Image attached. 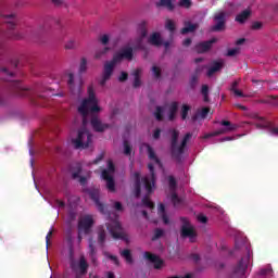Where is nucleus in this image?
I'll return each mask as SVG.
<instances>
[{
    "instance_id": "obj_1",
    "label": "nucleus",
    "mask_w": 278,
    "mask_h": 278,
    "mask_svg": "<svg viewBox=\"0 0 278 278\" xmlns=\"http://www.w3.org/2000/svg\"><path fill=\"white\" fill-rule=\"evenodd\" d=\"M88 98L83 100L81 104L78 106V112L83 116V127L78 130L76 139H72L74 149H88L92 142V134L87 130L86 125L88 121L86 119L88 114H97L101 112L99 106V100H97V94L94 93V87L89 86L87 89Z\"/></svg>"
},
{
    "instance_id": "obj_2",
    "label": "nucleus",
    "mask_w": 278,
    "mask_h": 278,
    "mask_svg": "<svg viewBox=\"0 0 278 278\" xmlns=\"http://www.w3.org/2000/svg\"><path fill=\"white\" fill-rule=\"evenodd\" d=\"M172 140H170V153L173 160H175L178 164H181V155L186 153V147H188V142L192 138L191 132H187L181 140L180 146H177L179 140V131L177 129H172Z\"/></svg>"
},
{
    "instance_id": "obj_3",
    "label": "nucleus",
    "mask_w": 278,
    "mask_h": 278,
    "mask_svg": "<svg viewBox=\"0 0 278 278\" xmlns=\"http://www.w3.org/2000/svg\"><path fill=\"white\" fill-rule=\"evenodd\" d=\"M148 169L150 172V176H146L142 178L143 186L147 190V194L142 198V203L146 207L154 210L155 204L151 202V199H149V194H151L153 192V188H155V167L153 166L152 163H149Z\"/></svg>"
},
{
    "instance_id": "obj_4",
    "label": "nucleus",
    "mask_w": 278,
    "mask_h": 278,
    "mask_svg": "<svg viewBox=\"0 0 278 278\" xmlns=\"http://www.w3.org/2000/svg\"><path fill=\"white\" fill-rule=\"evenodd\" d=\"M106 229L114 240H125L126 242H129V238L124 233L119 222L113 220L106 224Z\"/></svg>"
},
{
    "instance_id": "obj_5",
    "label": "nucleus",
    "mask_w": 278,
    "mask_h": 278,
    "mask_svg": "<svg viewBox=\"0 0 278 278\" xmlns=\"http://www.w3.org/2000/svg\"><path fill=\"white\" fill-rule=\"evenodd\" d=\"M83 192H85V194H88L90 197L91 201H93V203L96 204V207H98L101 214H105V204L101 203V201L99 200L101 194V191H99V189L94 187L84 188Z\"/></svg>"
},
{
    "instance_id": "obj_6",
    "label": "nucleus",
    "mask_w": 278,
    "mask_h": 278,
    "mask_svg": "<svg viewBox=\"0 0 278 278\" xmlns=\"http://www.w3.org/2000/svg\"><path fill=\"white\" fill-rule=\"evenodd\" d=\"M182 226L180 228V236L182 238H189L191 242H194V238H197V231H194V227L190 226V222L186 217H180Z\"/></svg>"
},
{
    "instance_id": "obj_7",
    "label": "nucleus",
    "mask_w": 278,
    "mask_h": 278,
    "mask_svg": "<svg viewBox=\"0 0 278 278\" xmlns=\"http://www.w3.org/2000/svg\"><path fill=\"white\" fill-rule=\"evenodd\" d=\"M5 18H7V27L10 31L7 35V37L13 38V40H21L23 36L14 33V29L16 28V14L12 13V14L5 15Z\"/></svg>"
},
{
    "instance_id": "obj_8",
    "label": "nucleus",
    "mask_w": 278,
    "mask_h": 278,
    "mask_svg": "<svg viewBox=\"0 0 278 278\" xmlns=\"http://www.w3.org/2000/svg\"><path fill=\"white\" fill-rule=\"evenodd\" d=\"M249 260H251V253L248 252V255L245 257H242L237 264V266L233 268L232 277H243L244 273L247 271V268H249Z\"/></svg>"
},
{
    "instance_id": "obj_9",
    "label": "nucleus",
    "mask_w": 278,
    "mask_h": 278,
    "mask_svg": "<svg viewBox=\"0 0 278 278\" xmlns=\"http://www.w3.org/2000/svg\"><path fill=\"white\" fill-rule=\"evenodd\" d=\"M116 64H118L114 59L111 61H108L104 64L102 79L100 80V86H104L108 84L109 79H111L112 75H114V68L116 67Z\"/></svg>"
},
{
    "instance_id": "obj_10",
    "label": "nucleus",
    "mask_w": 278,
    "mask_h": 278,
    "mask_svg": "<svg viewBox=\"0 0 278 278\" xmlns=\"http://www.w3.org/2000/svg\"><path fill=\"white\" fill-rule=\"evenodd\" d=\"M113 60L117 64H121V61L123 60H128L129 62H131V60H134V48L131 47L122 48L117 53L113 55Z\"/></svg>"
},
{
    "instance_id": "obj_11",
    "label": "nucleus",
    "mask_w": 278,
    "mask_h": 278,
    "mask_svg": "<svg viewBox=\"0 0 278 278\" xmlns=\"http://www.w3.org/2000/svg\"><path fill=\"white\" fill-rule=\"evenodd\" d=\"M84 81L81 80V76H79L78 78H75V75H73V73H70L67 75V86L71 92H73V94L81 90Z\"/></svg>"
},
{
    "instance_id": "obj_12",
    "label": "nucleus",
    "mask_w": 278,
    "mask_h": 278,
    "mask_svg": "<svg viewBox=\"0 0 278 278\" xmlns=\"http://www.w3.org/2000/svg\"><path fill=\"white\" fill-rule=\"evenodd\" d=\"M92 225H94V219H92V216L86 215L78 222V231L81 233V231L85 232V235L90 233V229H92Z\"/></svg>"
},
{
    "instance_id": "obj_13",
    "label": "nucleus",
    "mask_w": 278,
    "mask_h": 278,
    "mask_svg": "<svg viewBox=\"0 0 278 278\" xmlns=\"http://www.w3.org/2000/svg\"><path fill=\"white\" fill-rule=\"evenodd\" d=\"M220 125H223V127H226V128H222L219 130L214 131L211 135H206L205 138H212V136H223V134H227L229 131H236V129H238V125L231 124V122L229 121H222Z\"/></svg>"
},
{
    "instance_id": "obj_14",
    "label": "nucleus",
    "mask_w": 278,
    "mask_h": 278,
    "mask_svg": "<svg viewBox=\"0 0 278 278\" xmlns=\"http://www.w3.org/2000/svg\"><path fill=\"white\" fill-rule=\"evenodd\" d=\"M144 260L150 262V264H154L155 270H160L162 266H164V261L160 258V256L151 253V252H144L143 253Z\"/></svg>"
},
{
    "instance_id": "obj_15",
    "label": "nucleus",
    "mask_w": 278,
    "mask_h": 278,
    "mask_svg": "<svg viewBox=\"0 0 278 278\" xmlns=\"http://www.w3.org/2000/svg\"><path fill=\"white\" fill-rule=\"evenodd\" d=\"M101 177L106 181V188L110 192H116V182L114 181V176L110 174V170H102Z\"/></svg>"
},
{
    "instance_id": "obj_16",
    "label": "nucleus",
    "mask_w": 278,
    "mask_h": 278,
    "mask_svg": "<svg viewBox=\"0 0 278 278\" xmlns=\"http://www.w3.org/2000/svg\"><path fill=\"white\" fill-rule=\"evenodd\" d=\"M10 87L17 97H27L29 94V89L24 88L18 80L11 81Z\"/></svg>"
},
{
    "instance_id": "obj_17",
    "label": "nucleus",
    "mask_w": 278,
    "mask_h": 278,
    "mask_svg": "<svg viewBox=\"0 0 278 278\" xmlns=\"http://www.w3.org/2000/svg\"><path fill=\"white\" fill-rule=\"evenodd\" d=\"M51 28V25L48 23L40 25L37 29H29V37L33 38V40H38L42 34H47L49 29Z\"/></svg>"
},
{
    "instance_id": "obj_18",
    "label": "nucleus",
    "mask_w": 278,
    "mask_h": 278,
    "mask_svg": "<svg viewBox=\"0 0 278 278\" xmlns=\"http://www.w3.org/2000/svg\"><path fill=\"white\" fill-rule=\"evenodd\" d=\"M90 123H91L92 129L96 130L98 134H101L106 129H110V124H105L101 122L97 116H92Z\"/></svg>"
},
{
    "instance_id": "obj_19",
    "label": "nucleus",
    "mask_w": 278,
    "mask_h": 278,
    "mask_svg": "<svg viewBox=\"0 0 278 278\" xmlns=\"http://www.w3.org/2000/svg\"><path fill=\"white\" fill-rule=\"evenodd\" d=\"M218 39L212 38L211 40L207 41H202L198 45H195V51L197 53H207L210 49H212V45L216 43Z\"/></svg>"
},
{
    "instance_id": "obj_20",
    "label": "nucleus",
    "mask_w": 278,
    "mask_h": 278,
    "mask_svg": "<svg viewBox=\"0 0 278 278\" xmlns=\"http://www.w3.org/2000/svg\"><path fill=\"white\" fill-rule=\"evenodd\" d=\"M216 25L212 27V31H223L225 29V12L215 15Z\"/></svg>"
},
{
    "instance_id": "obj_21",
    "label": "nucleus",
    "mask_w": 278,
    "mask_h": 278,
    "mask_svg": "<svg viewBox=\"0 0 278 278\" xmlns=\"http://www.w3.org/2000/svg\"><path fill=\"white\" fill-rule=\"evenodd\" d=\"M132 177L135 179V197L138 199L140 198V194L142 193V184L140 180V172H135L132 174Z\"/></svg>"
},
{
    "instance_id": "obj_22",
    "label": "nucleus",
    "mask_w": 278,
    "mask_h": 278,
    "mask_svg": "<svg viewBox=\"0 0 278 278\" xmlns=\"http://www.w3.org/2000/svg\"><path fill=\"white\" fill-rule=\"evenodd\" d=\"M144 147L148 151L149 160H152L153 162H155V164H157V166H160V168H162V161L157 157V154H155V150H153V148L149 143H144Z\"/></svg>"
},
{
    "instance_id": "obj_23",
    "label": "nucleus",
    "mask_w": 278,
    "mask_h": 278,
    "mask_svg": "<svg viewBox=\"0 0 278 278\" xmlns=\"http://www.w3.org/2000/svg\"><path fill=\"white\" fill-rule=\"evenodd\" d=\"M48 97H49V94L37 93L36 96H33L30 98V101H31V103H34V105H39L40 108H45Z\"/></svg>"
},
{
    "instance_id": "obj_24",
    "label": "nucleus",
    "mask_w": 278,
    "mask_h": 278,
    "mask_svg": "<svg viewBox=\"0 0 278 278\" xmlns=\"http://www.w3.org/2000/svg\"><path fill=\"white\" fill-rule=\"evenodd\" d=\"M131 75L135 78L132 83V88H140V86H142V80L140 79V77L142 76V68H137L132 71Z\"/></svg>"
},
{
    "instance_id": "obj_25",
    "label": "nucleus",
    "mask_w": 278,
    "mask_h": 278,
    "mask_svg": "<svg viewBox=\"0 0 278 278\" xmlns=\"http://www.w3.org/2000/svg\"><path fill=\"white\" fill-rule=\"evenodd\" d=\"M96 241L89 239V257L92 264H97V247L94 245Z\"/></svg>"
},
{
    "instance_id": "obj_26",
    "label": "nucleus",
    "mask_w": 278,
    "mask_h": 278,
    "mask_svg": "<svg viewBox=\"0 0 278 278\" xmlns=\"http://www.w3.org/2000/svg\"><path fill=\"white\" fill-rule=\"evenodd\" d=\"M150 45H153L154 47H162V36L160 33H153L149 38Z\"/></svg>"
},
{
    "instance_id": "obj_27",
    "label": "nucleus",
    "mask_w": 278,
    "mask_h": 278,
    "mask_svg": "<svg viewBox=\"0 0 278 278\" xmlns=\"http://www.w3.org/2000/svg\"><path fill=\"white\" fill-rule=\"evenodd\" d=\"M105 238H106L105 229H103V227H99L98 228V244L101 247V249H103V247H105Z\"/></svg>"
},
{
    "instance_id": "obj_28",
    "label": "nucleus",
    "mask_w": 278,
    "mask_h": 278,
    "mask_svg": "<svg viewBox=\"0 0 278 278\" xmlns=\"http://www.w3.org/2000/svg\"><path fill=\"white\" fill-rule=\"evenodd\" d=\"M119 255L124 257L127 264H134V256L131 255V250L124 249L119 252Z\"/></svg>"
},
{
    "instance_id": "obj_29",
    "label": "nucleus",
    "mask_w": 278,
    "mask_h": 278,
    "mask_svg": "<svg viewBox=\"0 0 278 278\" xmlns=\"http://www.w3.org/2000/svg\"><path fill=\"white\" fill-rule=\"evenodd\" d=\"M207 114H210V108L205 106L192 116L193 123L199 121V118H207Z\"/></svg>"
},
{
    "instance_id": "obj_30",
    "label": "nucleus",
    "mask_w": 278,
    "mask_h": 278,
    "mask_svg": "<svg viewBox=\"0 0 278 278\" xmlns=\"http://www.w3.org/2000/svg\"><path fill=\"white\" fill-rule=\"evenodd\" d=\"M156 8H167L169 12H173L175 4H173V0H160V2H156Z\"/></svg>"
},
{
    "instance_id": "obj_31",
    "label": "nucleus",
    "mask_w": 278,
    "mask_h": 278,
    "mask_svg": "<svg viewBox=\"0 0 278 278\" xmlns=\"http://www.w3.org/2000/svg\"><path fill=\"white\" fill-rule=\"evenodd\" d=\"M249 16H251V11L244 10L236 16V21L237 23H244L249 20Z\"/></svg>"
},
{
    "instance_id": "obj_32",
    "label": "nucleus",
    "mask_w": 278,
    "mask_h": 278,
    "mask_svg": "<svg viewBox=\"0 0 278 278\" xmlns=\"http://www.w3.org/2000/svg\"><path fill=\"white\" fill-rule=\"evenodd\" d=\"M72 177L74 179H78L79 175H81V170H83V166L81 163H76L74 164V166L72 167Z\"/></svg>"
},
{
    "instance_id": "obj_33",
    "label": "nucleus",
    "mask_w": 278,
    "mask_h": 278,
    "mask_svg": "<svg viewBox=\"0 0 278 278\" xmlns=\"http://www.w3.org/2000/svg\"><path fill=\"white\" fill-rule=\"evenodd\" d=\"M223 68V64L220 62H214L213 66L207 71V77H212L214 73H218Z\"/></svg>"
},
{
    "instance_id": "obj_34",
    "label": "nucleus",
    "mask_w": 278,
    "mask_h": 278,
    "mask_svg": "<svg viewBox=\"0 0 278 278\" xmlns=\"http://www.w3.org/2000/svg\"><path fill=\"white\" fill-rule=\"evenodd\" d=\"M201 94L203 96L204 103H210V86L202 85Z\"/></svg>"
},
{
    "instance_id": "obj_35",
    "label": "nucleus",
    "mask_w": 278,
    "mask_h": 278,
    "mask_svg": "<svg viewBox=\"0 0 278 278\" xmlns=\"http://www.w3.org/2000/svg\"><path fill=\"white\" fill-rule=\"evenodd\" d=\"M199 72H200V70L197 68L195 74H193L191 76V79L189 81V86H190V88H192V90H194V88H197V84H199Z\"/></svg>"
},
{
    "instance_id": "obj_36",
    "label": "nucleus",
    "mask_w": 278,
    "mask_h": 278,
    "mask_svg": "<svg viewBox=\"0 0 278 278\" xmlns=\"http://www.w3.org/2000/svg\"><path fill=\"white\" fill-rule=\"evenodd\" d=\"M110 51H111L110 47H104L102 49H99L96 51L94 59L101 60V58H103V55H106Z\"/></svg>"
},
{
    "instance_id": "obj_37",
    "label": "nucleus",
    "mask_w": 278,
    "mask_h": 278,
    "mask_svg": "<svg viewBox=\"0 0 278 278\" xmlns=\"http://www.w3.org/2000/svg\"><path fill=\"white\" fill-rule=\"evenodd\" d=\"M260 103H267L268 105H277V96H267L261 100Z\"/></svg>"
},
{
    "instance_id": "obj_38",
    "label": "nucleus",
    "mask_w": 278,
    "mask_h": 278,
    "mask_svg": "<svg viewBox=\"0 0 278 278\" xmlns=\"http://www.w3.org/2000/svg\"><path fill=\"white\" fill-rule=\"evenodd\" d=\"M192 110V108L188 104H182L181 110H180V116L182 121H186L188 118V113Z\"/></svg>"
},
{
    "instance_id": "obj_39",
    "label": "nucleus",
    "mask_w": 278,
    "mask_h": 278,
    "mask_svg": "<svg viewBox=\"0 0 278 278\" xmlns=\"http://www.w3.org/2000/svg\"><path fill=\"white\" fill-rule=\"evenodd\" d=\"M195 29H197V25L195 24L187 23V26L181 28L180 33L182 35H186V34H190V33L194 31Z\"/></svg>"
},
{
    "instance_id": "obj_40",
    "label": "nucleus",
    "mask_w": 278,
    "mask_h": 278,
    "mask_svg": "<svg viewBox=\"0 0 278 278\" xmlns=\"http://www.w3.org/2000/svg\"><path fill=\"white\" fill-rule=\"evenodd\" d=\"M154 117L156 121L161 123V121H164V108L162 106H156L155 112H154Z\"/></svg>"
},
{
    "instance_id": "obj_41",
    "label": "nucleus",
    "mask_w": 278,
    "mask_h": 278,
    "mask_svg": "<svg viewBox=\"0 0 278 278\" xmlns=\"http://www.w3.org/2000/svg\"><path fill=\"white\" fill-rule=\"evenodd\" d=\"M79 269L81 275H86L88 273V263L86 262V258L81 257L79 262Z\"/></svg>"
},
{
    "instance_id": "obj_42",
    "label": "nucleus",
    "mask_w": 278,
    "mask_h": 278,
    "mask_svg": "<svg viewBox=\"0 0 278 278\" xmlns=\"http://www.w3.org/2000/svg\"><path fill=\"white\" fill-rule=\"evenodd\" d=\"M168 186L170 192H175L177 190V180L175 179L174 176L168 177Z\"/></svg>"
},
{
    "instance_id": "obj_43",
    "label": "nucleus",
    "mask_w": 278,
    "mask_h": 278,
    "mask_svg": "<svg viewBox=\"0 0 278 278\" xmlns=\"http://www.w3.org/2000/svg\"><path fill=\"white\" fill-rule=\"evenodd\" d=\"M139 31H140V36H141V39L142 38H147V23L143 21L139 24Z\"/></svg>"
},
{
    "instance_id": "obj_44",
    "label": "nucleus",
    "mask_w": 278,
    "mask_h": 278,
    "mask_svg": "<svg viewBox=\"0 0 278 278\" xmlns=\"http://www.w3.org/2000/svg\"><path fill=\"white\" fill-rule=\"evenodd\" d=\"M165 28L170 31V34H175V22H173V20H166V23H165Z\"/></svg>"
},
{
    "instance_id": "obj_45",
    "label": "nucleus",
    "mask_w": 278,
    "mask_h": 278,
    "mask_svg": "<svg viewBox=\"0 0 278 278\" xmlns=\"http://www.w3.org/2000/svg\"><path fill=\"white\" fill-rule=\"evenodd\" d=\"M172 203H173L174 207H179V204L181 203V200H180L179 195H177L176 192H172Z\"/></svg>"
},
{
    "instance_id": "obj_46",
    "label": "nucleus",
    "mask_w": 278,
    "mask_h": 278,
    "mask_svg": "<svg viewBox=\"0 0 278 278\" xmlns=\"http://www.w3.org/2000/svg\"><path fill=\"white\" fill-rule=\"evenodd\" d=\"M162 236H164V230L161 228H156L154 230V236L152 237V241L155 242V240H160V238H162Z\"/></svg>"
},
{
    "instance_id": "obj_47",
    "label": "nucleus",
    "mask_w": 278,
    "mask_h": 278,
    "mask_svg": "<svg viewBox=\"0 0 278 278\" xmlns=\"http://www.w3.org/2000/svg\"><path fill=\"white\" fill-rule=\"evenodd\" d=\"M178 5L180 8H186V10H190V8H192V1H190V0H180Z\"/></svg>"
},
{
    "instance_id": "obj_48",
    "label": "nucleus",
    "mask_w": 278,
    "mask_h": 278,
    "mask_svg": "<svg viewBox=\"0 0 278 278\" xmlns=\"http://www.w3.org/2000/svg\"><path fill=\"white\" fill-rule=\"evenodd\" d=\"M177 110H179V102L174 101L169 104L168 112L177 114Z\"/></svg>"
},
{
    "instance_id": "obj_49",
    "label": "nucleus",
    "mask_w": 278,
    "mask_h": 278,
    "mask_svg": "<svg viewBox=\"0 0 278 278\" xmlns=\"http://www.w3.org/2000/svg\"><path fill=\"white\" fill-rule=\"evenodd\" d=\"M124 155H131V144H129V141H124Z\"/></svg>"
},
{
    "instance_id": "obj_50",
    "label": "nucleus",
    "mask_w": 278,
    "mask_h": 278,
    "mask_svg": "<svg viewBox=\"0 0 278 278\" xmlns=\"http://www.w3.org/2000/svg\"><path fill=\"white\" fill-rule=\"evenodd\" d=\"M88 61L83 58L80 61V66H79V73H86L87 68H88Z\"/></svg>"
},
{
    "instance_id": "obj_51",
    "label": "nucleus",
    "mask_w": 278,
    "mask_h": 278,
    "mask_svg": "<svg viewBox=\"0 0 278 278\" xmlns=\"http://www.w3.org/2000/svg\"><path fill=\"white\" fill-rule=\"evenodd\" d=\"M109 170V175H114L115 170H116V166H114V162H112L111 160L108 161V169Z\"/></svg>"
},
{
    "instance_id": "obj_52",
    "label": "nucleus",
    "mask_w": 278,
    "mask_h": 278,
    "mask_svg": "<svg viewBox=\"0 0 278 278\" xmlns=\"http://www.w3.org/2000/svg\"><path fill=\"white\" fill-rule=\"evenodd\" d=\"M105 256L111 260L115 266H119L121 262L118 261V256L116 255H112V254H108L105 253Z\"/></svg>"
},
{
    "instance_id": "obj_53",
    "label": "nucleus",
    "mask_w": 278,
    "mask_h": 278,
    "mask_svg": "<svg viewBox=\"0 0 278 278\" xmlns=\"http://www.w3.org/2000/svg\"><path fill=\"white\" fill-rule=\"evenodd\" d=\"M152 72L156 79H160V77H162V70L160 67L153 66Z\"/></svg>"
},
{
    "instance_id": "obj_54",
    "label": "nucleus",
    "mask_w": 278,
    "mask_h": 278,
    "mask_svg": "<svg viewBox=\"0 0 278 278\" xmlns=\"http://www.w3.org/2000/svg\"><path fill=\"white\" fill-rule=\"evenodd\" d=\"M238 53H240V48L229 49L227 52V56L233 58V55H238Z\"/></svg>"
},
{
    "instance_id": "obj_55",
    "label": "nucleus",
    "mask_w": 278,
    "mask_h": 278,
    "mask_svg": "<svg viewBox=\"0 0 278 278\" xmlns=\"http://www.w3.org/2000/svg\"><path fill=\"white\" fill-rule=\"evenodd\" d=\"M267 131H269V134L271 136H278V128L277 127H271V126H266Z\"/></svg>"
},
{
    "instance_id": "obj_56",
    "label": "nucleus",
    "mask_w": 278,
    "mask_h": 278,
    "mask_svg": "<svg viewBox=\"0 0 278 278\" xmlns=\"http://www.w3.org/2000/svg\"><path fill=\"white\" fill-rule=\"evenodd\" d=\"M127 79H129V74H127V72H122L119 77H118V81H127Z\"/></svg>"
},
{
    "instance_id": "obj_57",
    "label": "nucleus",
    "mask_w": 278,
    "mask_h": 278,
    "mask_svg": "<svg viewBox=\"0 0 278 278\" xmlns=\"http://www.w3.org/2000/svg\"><path fill=\"white\" fill-rule=\"evenodd\" d=\"M260 275L266 277V275H273V270L270 268L261 269Z\"/></svg>"
},
{
    "instance_id": "obj_58",
    "label": "nucleus",
    "mask_w": 278,
    "mask_h": 278,
    "mask_svg": "<svg viewBox=\"0 0 278 278\" xmlns=\"http://www.w3.org/2000/svg\"><path fill=\"white\" fill-rule=\"evenodd\" d=\"M160 136H162V129L156 128L153 132V139L154 140H160Z\"/></svg>"
},
{
    "instance_id": "obj_59",
    "label": "nucleus",
    "mask_w": 278,
    "mask_h": 278,
    "mask_svg": "<svg viewBox=\"0 0 278 278\" xmlns=\"http://www.w3.org/2000/svg\"><path fill=\"white\" fill-rule=\"evenodd\" d=\"M100 42L104 46L108 45V42H110V36L103 35L102 37H100Z\"/></svg>"
},
{
    "instance_id": "obj_60",
    "label": "nucleus",
    "mask_w": 278,
    "mask_h": 278,
    "mask_svg": "<svg viewBox=\"0 0 278 278\" xmlns=\"http://www.w3.org/2000/svg\"><path fill=\"white\" fill-rule=\"evenodd\" d=\"M198 220L199 223H202L203 225H205V223H207V216L200 214L198 215Z\"/></svg>"
},
{
    "instance_id": "obj_61",
    "label": "nucleus",
    "mask_w": 278,
    "mask_h": 278,
    "mask_svg": "<svg viewBox=\"0 0 278 278\" xmlns=\"http://www.w3.org/2000/svg\"><path fill=\"white\" fill-rule=\"evenodd\" d=\"M238 86H240V81H239V80H235V81L231 84L230 92H233L235 90H238Z\"/></svg>"
},
{
    "instance_id": "obj_62",
    "label": "nucleus",
    "mask_w": 278,
    "mask_h": 278,
    "mask_svg": "<svg viewBox=\"0 0 278 278\" xmlns=\"http://www.w3.org/2000/svg\"><path fill=\"white\" fill-rule=\"evenodd\" d=\"M53 5H55V8H62V5H64V0H51Z\"/></svg>"
},
{
    "instance_id": "obj_63",
    "label": "nucleus",
    "mask_w": 278,
    "mask_h": 278,
    "mask_svg": "<svg viewBox=\"0 0 278 278\" xmlns=\"http://www.w3.org/2000/svg\"><path fill=\"white\" fill-rule=\"evenodd\" d=\"M262 27H263L262 22H254L252 24V29H254V30L261 29Z\"/></svg>"
},
{
    "instance_id": "obj_64",
    "label": "nucleus",
    "mask_w": 278,
    "mask_h": 278,
    "mask_svg": "<svg viewBox=\"0 0 278 278\" xmlns=\"http://www.w3.org/2000/svg\"><path fill=\"white\" fill-rule=\"evenodd\" d=\"M114 210H116V212H123V204L121 202H115Z\"/></svg>"
}]
</instances>
